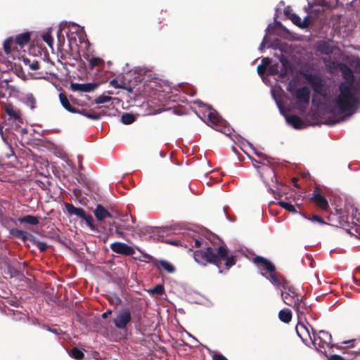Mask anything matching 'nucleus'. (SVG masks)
Here are the masks:
<instances>
[{
  "mask_svg": "<svg viewBox=\"0 0 360 360\" xmlns=\"http://www.w3.org/2000/svg\"><path fill=\"white\" fill-rule=\"evenodd\" d=\"M112 314V310L108 309L102 314L103 319H107Z\"/></svg>",
  "mask_w": 360,
  "mask_h": 360,
  "instance_id": "13d9d810",
  "label": "nucleus"
},
{
  "mask_svg": "<svg viewBox=\"0 0 360 360\" xmlns=\"http://www.w3.org/2000/svg\"><path fill=\"white\" fill-rule=\"evenodd\" d=\"M159 266L167 273H173L175 271V267L173 264L166 260H160Z\"/></svg>",
  "mask_w": 360,
  "mask_h": 360,
  "instance_id": "cd10ccee",
  "label": "nucleus"
},
{
  "mask_svg": "<svg viewBox=\"0 0 360 360\" xmlns=\"http://www.w3.org/2000/svg\"><path fill=\"white\" fill-rule=\"evenodd\" d=\"M354 341V340H350L344 341L342 343L343 344H349V347H352Z\"/></svg>",
  "mask_w": 360,
  "mask_h": 360,
  "instance_id": "680f3d73",
  "label": "nucleus"
},
{
  "mask_svg": "<svg viewBox=\"0 0 360 360\" xmlns=\"http://www.w3.org/2000/svg\"><path fill=\"white\" fill-rule=\"evenodd\" d=\"M94 214L98 221H103L106 218L112 217L108 210L101 204L96 205Z\"/></svg>",
  "mask_w": 360,
  "mask_h": 360,
  "instance_id": "f3484780",
  "label": "nucleus"
},
{
  "mask_svg": "<svg viewBox=\"0 0 360 360\" xmlns=\"http://www.w3.org/2000/svg\"><path fill=\"white\" fill-rule=\"evenodd\" d=\"M136 120L133 114L125 112L121 116V121L124 124H132Z\"/></svg>",
  "mask_w": 360,
  "mask_h": 360,
  "instance_id": "7c9ffc66",
  "label": "nucleus"
},
{
  "mask_svg": "<svg viewBox=\"0 0 360 360\" xmlns=\"http://www.w3.org/2000/svg\"><path fill=\"white\" fill-rule=\"evenodd\" d=\"M295 330H296L297 335L302 340L303 342L305 341V339L304 338V334L306 333L311 340L314 346L316 347V349L317 350H319V349L316 347V342L317 339H316V337L315 336L314 333H313L314 339H312L307 328L304 324H300V323L296 326Z\"/></svg>",
  "mask_w": 360,
  "mask_h": 360,
  "instance_id": "2eb2a0df",
  "label": "nucleus"
},
{
  "mask_svg": "<svg viewBox=\"0 0 360 360\" xmlns=\"http://www.w3.org/2000/svg\"><path fill=\"white\" fill-rule=\"evenodd\" d=\"M278 204L285 210L292 213L296 214L297 213V210L295 209V206L289 202H285V201H279Z\"/></svg>",
  "mask_w": 360,
  "mask_h": 360,
  "instance_id": "2f4dec72",
  "label": "nucleus"
},
{
  "mask_svg": "<svg viewBox=\"0 0 360 360\" xmlns=\"http://www.w3.org/2000/svg\"><path fill=\"white\" fill-rule=\"evenodd\" d=\"M39 68V62L34 60L30 64V69L32 70H37Z\"/></svg>",
  "mask_w": 360,
  "mask_h": 360,
  "instance_id": "864d4df0",
  "label": "nucleus"
},
{
  "mask_svg": "<svg viewBox=\"0 0 360 360\" xmlns=\"http://www.w3.org/2000/svg\"><path fill=\"white\" fill-rule=\"evenodd\" d=\"M77 111L76 113L84 115V117L94 120H99L101 117V115L99 113H96L94 110H86L84 108L79 109L77 108Z\"/></svg>",
  "mask_w": 360,
  "mask_h": 360,
  "instance_id": "5701e85b",
  "label": "nucleus"
},
{
  "mask_svg": "<svg viewBox=\"0 0 360 360\" xmlns=\"http://www.w3.org/2000/svg\"><path fill=\"white\" fill-rule=\"evenodd\" d=\"M59 99L63 107L70 112H77V108L71 105L66 94L64 92L59 94Z\"/></svg>",
  "mask_w": 360,
  "mask_h": 360,
  "instance_id": "4be33fe9",
  "label": "nucleus"
},
{
  "mask_svg": "<svg viewBox=\"0 0 360 360\" xmlns=\"http://www.w3.org/2000/svg\"><path fill=\"white\" fill-rule=\"evenodd\" d=\"M282 288L283 290H281V293L284 303L290 307L295 304L296 302H297L301 297L297 293L295 287L289 285L287 281L283 280Z\"/></svg>",
  "mask_w": 360,
  "mask_h": 360,
  "instance_id": "423d86ee",
  "label": "nucleus"
},
{
  "mask_svg": "<svg viewBox=\"0 0 360 360\" xmlns=\"http://www.w3.org/2000/svg\"><path fill=\"white\" fill-rule=\"evenodd\" d=\"M290 19L293 24L300 27L302 20L297 14L291 13L290 15Z\"/></svg>",
  "mask_w": 360,
  "mask_h": 360,
  "instance_id": "a19ab883",
  "label": "nucleus"
},
{
  "mask_svg": "<svg viewBox=\"0 0 360 360\" xmlns=\"http://www.w3.org/2000/svg\"><path fill=\"white\" fill-rule=\"evenodd\" d=\"M70 356L77 360H81L84 357V352L77 347H73L70 352Z\"/></svg>",
  "mask_w": 360,
  "mask_h": 360,
  "instance_id": "c756f323",
  "label": "nucleus"
},
{
  "mask_svg": "<svg viewBox=\"0 0 360 360\" xmlns=\"http://www.w3.org/2000/svg\"><path fill=\"white\" fill-rule=\"evenodd\" d=\"M311 23V17L307 15L303 20L301 21L300 28H307Z\"/></svg>",
  "mask_w": 360,
  "mask_h": 360,
  "instance_id": "37998d69",
  "label": "nucleus"
},
{
  "mask_svg": "<svg viewBox=\"0 0 360 360\" xmlns=\"http://www.w3.org/2000/svg\"><path fill=\"white\" fill-rule=\"evenodd\" d=\"M110 85L115 87V89H125L124 84H120L116 79H112L110 81Z\"/></svg>",
  "mask_w": 360,
  "mask_h": 360,
  "instance_id": "de8ad7c7",
  "label": "nucleus"
},
{
  "mask_svg": "<svg viewBox=\"0 0 360 360\" xmlns=\"http://www.w3.org/2000/svg\"><path fill=\"white\" fill-rule=\"evenodd\" d=\"M303 77L310 85L314 92L321 96L326 95L325 81L319 74L304 73Z\"/></svg>",
  "mask_w": 360,
  "mask_h": 360,
  "instance_id": "20e7f679",
  "label": "nucleus"
},
{
  "mask_svg": "<svg viewBox=\"0 0 360 360\" xmlns=\"http://www.w3.org/2000/svg\"><path fill=\"white\" fill-rule=\"evenodd\" d=\"M77 179L79 183H82L84 184H87V179H86L85 174H84L82 173L78 174V177Z\"/></svg>",
  "mask_w": 360,
  "mask_h": 360,
  "instance_id": "8fccbe9b",
  "label": "nucleus"
},
{
  "mask_svg": "<svg viewBox=\"0 0 360 360\" xmlns=\"http://www.w3.org/2000/svg\"><path fill=\"white\" fill-rule=\"evenodd\" d=\"M260 165L269 166L271 168H273V159L271 158V161H269L268 160H264V161H260Z\"/></svg>",
  "mask_w": 360,
  "mask_h": 360,
  "instance_id": "6e6d98bb",
  "label": "nucleus"
},
{
  "mask_svg": "<svg viewBox=\"0 0 360 360\" xmlns=\"http://www.w3.org/2000/svg\"><path fill=\"white\" fill-rule=\"evenodd\" d=\"M340 217V212L337 210V213H330L328 217V220L332 226H335V224L338 223V221Z\"/></svg>",
  "mask_w": 360,
  "mask_h": 360,
  "instance_id": "f704fd0d",
  "label": "nucleus"
},
{
  "mask_svg": "<svg viewBox=\"0 0 360 360\" xmlns=\"http://www.w3.org/2000/svg\"><path fill=\"white\" fill-rule=\"evenodd\" d=\"M325 344H326V343H325V342H323V340L321 342V340H319V344H318V347H322V348H323V347H324V345H325Z\"/></svg>",
  "mask_w": 360,
  "mask_h": 360,
  "instance_id": "338daca9",
  "label": "nucleus"
},
{
  "mask_svg": "<svg viewBox=\"0 0 360 360\" xmlns=\"http://www.w3.org/2000/svg\"><path fill=\"white\" fill-rule=\"evenodd\" d=\"M22 61L25 63V65H29L30 66V64L31 63L30 60L27 58H23Z\"/></svg>",
  "mask_w": 360,
  "mask_h": 360,
  "instance_id": "69168bd1",
  "label": "nucleus"
},
{
  "mask_svg": "<svg viewBox=\"0 0 360 360\" xmlns=\"http://www.w3.org/2000/svg\"><path fill=\"white\" fill-rule=\"evenodd\" d=\"M61 34V31L59 30L58 32V42L60 44H63L64 43V41H65V39L63 37H60V34Z\"/></svg>",
  "mask_w": 360,
  "mask_h": 360,
  "instance_id": "bf43d9fd",
  "label": "nucleus"
},
{
  "mask_svg": "<svg viewBox=\"0 0 360 360\" xmlns=\"http://www.w3.org/2000/svg\"><path fill=\"white\" fill-rule=\"evenodd\" d=\"M30 41V32H26L18 34L13 39L12 37L8 38L4 43V52L8 55L13 51H18V47L23 48Z\"/></svg>",
  "mask_w": 360,
  "mask_h": 360,
  "instance_id": "7ed1b4c3",
  "label": "nucleus"
},
{
  "mask_svg": "<svg viewBox=\"0 0 360 360\" xmlns=\"http://www.w3.org/2000/svg\"><path fill=\"white\" fill-rule=\"evenodd\" d=\"M253 262L260 266H264V269L269 273H274L276 271L274 265L270 261L261 256H256L253 259Z\"/></svg>",
  "mask_w": 360,
  "mask_h": 360,
  "instance_id": "4468645a",
  "label": "nucleus"
},
{
  "mask_svg": "<svg viewBox=\"0 0 360 360\" xmlns=\"http://www.w3.org/2000/svg\"><path fill=\"white\" fill-rule=\"evenodd\" d=\"M204 115L207 117L210 126L217 130H219V127L224 124V120L221 116L219 115L214 109L210 106L205 111Z\"/></svg>",
  "mask_w": 360,
  "mask_h": 360,
  "instance_id": "1a4fd4ad",
  "label": "nucleus"
},
{
  "mask_svg": "<svg viewBox=\"0 0 360 360\" xmlns=\"http://www.w3.org/2000/svg\"><path fill=\"white\" fill-rule=\"evenodd\" d=\"M269 72H270V73H271V74H272V75L277 74V70H275V68H274V65H272V66H271V67H270V68H269Z\"/></svg>",
  "mask_w": 360,
  "mask_h": 360,
  "instance_id": "0e129e2a",
  "label": "nucleus"
},
{
  "mask_svg": "<svg viewBox=\"0 0 360 360\" xmlns=\"http://www.w3.org/2000/svg\"><path fill=\"white\" fill-rule=\"evenodd\" d=\"M335 226L342 227L350 233L349 217L347 215L342 214L340 212V217H339L338 223L335 224Z\"/></svg>",
  "mask_w": 360,
  "mask_h": 360,
  "instance_id": "393cba45",
  "label": "nucleus"
},
{
  "mask_svg": "<svg viewBox=\"0 0 360 360\" xmlns=\"http://www.w3.org/2000/svg\"><path fill=\"white\" fill-rule=\"evenodd\" d=\"M287 122L296 129H300L304 127V122L300 117L296 115H290L285 117Z\"/></svg>",
  "mask_w": 360,
  "mask_h": 360,
  "instance_id": "aec40b11",
  "label": "nucleus"
},
{
  "mask_svg": "<svg viewBox=\"0 0 360 360\" xmlns=\"http://www.w3.org/2000/svg\"><path fill=\"white\" fill-rule=\"evenodd\" d=\"M265 69H264L263 66L262 65H259L257 66V72L259 75L263 74Z\"/></svg>",
  "mask_w": 360,
  "mask_h": 360,
  "instance_id": "052dcab7",
  "label": "nucleus"
},
{
  "mask_svg": "<svg viewBox=\"0 0 360 360\" xmlns=\"http://www.w3.org/2000/svg\"><path fill=\"white\" fill-rule=\"evenodd\" d=\"M112 98L109 96L101 95L95 99L96 103L101 104L110 101Z\"/></svg>",
  "mask_w": 360,
  "mask_h": 360,
  "instance_id": "ea45409f",
  "label": "nucleus"
},
{
  "mask_svg": "<svg viewBox=\"0 0 360 360\" xmlns=\"http://www.w3.org/2000/svg\"><path fill=\"white\" fill-rule=\"evenodd\" d=\"M281 63L283 65V68L279 72V75L281 77L284 78L286 77L288 74L287 66L290 65L286 60H281Z\"/></svg>",
  "mask_w": 360,
  "mask_h": 360,
  "instance_id": "4c0bfd02",
  "label": "nucleus"
},
{
  "mask_svg": "<svg viewBox=\"0 0 360 360\" xmlns=\"http://www.w3.org/2000/svg\"><path fill=\"white\" fill-rule=\"evenodd\" d=\"M121 226L124 231H131V232L135 231V229L134 228V226L131 224L124 223L123 224H121Z\"/></svg>",
  "mask_w": 360,
  "mask_h": 360,
  "instance_id": "09e8293b",
  "label": "nucleus"
},
{
  "mask_svg": "<svg viewBox=\"0 0 360 360\" xmlns=\"http://www.w3.org/2000/svg\"><path fill=\"white\" fill-rule=\"evenodd\" d=\"M43 40L47 44V45L52 48L53 44V38L49 33H46L42 35Z\"/></svg>",
  "mask_w": 360,
  "mask_h": 360,
  "instance_id": "58836bf2",
  "label": "nucleus"
},
{
  "mask_svg": "<svg viewBox=\"0 0 360 360\" xmlns=\"http://www.w3.org/2000/svg\"><path fill=\"white\" fill-rule=\"evenodd\" d=\"M321 334H322V337H318L319 340H321V342L323 340V342L326 343V345H329L332 342V335L330 333H329L327 331L325 330H320L319 332Z\"/></svg>",
  "mask_w": 360,
  "mask_h": 360,
  "instance_id": "473e14b6",
  "label": "nucleus"
},
{
  "mask_svg": "<svg viewBox=\"0 0 360 360\" xmlns=\"http://www.w3.org/2000/svg\"><path fill=\"white\" fill-rule=\"evenodd\" d=\"M30 241L37 246L41 252H44L47 250L48 245L44 242H41L37 240L34 236H30Z\"/></svg>",
  "mask_w": 360,
  "mask_h": 360,
  "instance_id": "bb28decb",
  "label": "nucleus"
},
{
  "mask_svg": "<svg viewBox=\"0 0 360 360\" xmlns=\"http://www.w3.org/2000/svg\"><path fill=\"white\" fill-rule=\"evenodd\" d=\"M292 312L288 309H281L278 312L279 319L285 323H290L292 320Z\"/></svg>",
  "mask_w": 360,
  "mask_h": 360,
  "instance_id": "a878e982",
  "label": "nucleus"
},
{
  "mask_svg": "<svg viewBox=\"0 0 360 360\" xmlns=\"http://www.w3.org/2000/svg\"><path fill=\"white\" fill-rule=\"evenodd\" d=\"M251 160L253 166L257 169L260 176L263 179L264 182L266 185L269 184V180L272 182H274V180L276 182L277 181L276 172L274 168L266 165H259V164H260V161H258L255 158H251Z\"/></svg>",
  "mask_w": 360,
  "mask_h": 360,
  "instance_id": "0eeeda50",
  "label": "nucleus"
},
{
  "mask_svg": "<svg viewBox=\"0 0 360 360\" xmlns=\"http://www.w3.org/2000/svg\"><path fill=\"white\" fill-rule=\"evenodd\" d=\"M73 193H74L75 195H79V194H80V193H81V192H80V191H79V189H77V188H75V189L73 190Z\"/></svg>",
  "mask_w": 360,
  "mask_h": 360,
  "instance_id": "774afa93",
  "label": "nucleus"
},
{
  "mask_svg": "<svg viewBox=\"0 0 360 360\" xmlns=\"http://www.w3.org/2000/svg\"><path fill=\"white\" fill-rule=\"evenodd\" d=\"M27 103L28 105L31 106L32 108H34V105L36 103V99L33 96V95L30 94L27 96Z\"/></svg>",
  "mask_w": 360,
  "mask_h": 360,
  "instance_id": "a18cd8bd",
  "label": "nucleus"
},
{
  "mask_svg": "<svg viewBox=\"0 0 360 360\" xmlns=\"http://www.w3.org/2000/svg\"><path fill=\"white\" fill-rule=\"evenodd\" d=\"M212 360H228V359L222 354H214L212 356Z\"/></svg>",
  "mask_w": 360,
  "mask_h": 360,
  "instance_id": "5fc2aeb1",
  "label": "nucleus"
},
{
  "mask_svg": "<svg viewBox=\"0 0 360 360\" xmlns=\"http://www.w3.org/2000/svg\"><path fill=\"white\" fill-rule=\"evenodd\" d=\"M311 200L313 201L316 205L322 210H327L329 207V204L327 199L321 193L319 189L318 188H316L314 191Z\"/></svg>",
  "mask_w": 360,
  "mask_h": 360,
  "instance_id": "ddd939ff",
  "label": "nucleus"
},
{
  "mask_svg": "<svg viewBox=\"0 0 360 360\" xmlns=\"http://www.w3.org/2000/svg\"><path fill=\"white\" fill-rule=\"evenodd\" d=\"M97 84L94 83H85V84H78V83H72L71 89L75 91H81V92H91L94 91L96 87Z\"/></svg>",
  "mask_w": 360,
  "mask_h": 360,
  "instance_id": "dca6fc26",
  "label": "nucleus"
},
{
  "mask_svg": "<svg viewBox=\"0 0 360 360\" xmlns=\"http://www.w3.org/2000/svg\"><path fill=\"white\" fill-rule=\"evenodd\" d=\"M292 307L296 310L298 316L309 314L311 311L310 306L307 304L302 297Z\"/></svg>",
  "mask_w": 360,
  "mask_h": 360,
  "instance_id": "a211bd4d",
  "label": "nucleus"
},
{
  "mask_svg": "<svg viewBox=\"0 0 360 360\" xmlns=\"http://www.w3.org/2000/svg\"><path fill=\"white\" fill-rule=\"evenodd\" d=\"M328 360H345V359L340 355L333 354L328 358Z\"/></svg>",
  "mask_w": 360,
  "mask_h": 360,
  "instance_id": "4d7b16f0",
  "label": "nucleus"
},
{
  "mask_svg": "<svg viewBox=\"0 0 360 360\" xmlns=\"http://www.w3.org/2000/svg\"><path fill=\"white\" fill-rule=\"evenodd\" d=\"M87 60L91 69H94L96 66H100L103 63V60L101 58L96 57L88 58Z\"/></svg>",
  "mask_w": 360,
  "mask_h": 360,
  "instance_id": "72a5a7b5",
  "label": "nucleus"
},
{
  "mask_svg": "<svg viewBox=\"0 0 360 360\" xmlns=\"http://www.w3.org/2000/svg\"><path fill=\"white\" fill-rule=\"evenodd\" d=\"M338 68L342 72L344 81L339 84L335 105L341 112H347L359 102L360 79L355 82L354 72L347 64L338 63Z\"/></svg>",
  "mask_w": 360,
  "mask_h": 360,
  "instance_id": "f257e3e1",
  "label": "nucleus"
},
{
  "mask_svg": "<svg viewBox=\"0 0 360 360\" xmlns=\"http://www.w3.org/2000/svg\"><path fill=\"white\" fill-rule=\"evenodd\" d=\"M20 224H29L37 226L39 224V217L33 215H25L18 219Z\"/></svg>",
  "mask_w": 360,
  "mask_h": 360,
  "instance_id": "412c9836",
  "label": "nucleus"
},
{
  "mask_svg": "<svg viewBox=\"0 0 360 360\" xmlns=\"http://www.w3.org/2000/svg\"><path fill=\"white\" fill-rule=\"evenodd\" d=\"M6 113L14 119H18L20 117V112L18 110L14 109L12 105H8L6 108Z\"/></svg>",
  "mask_w": 360,
  "mask_h": 360,
  "instance_id": "c85d7f7f",
  "label": "nucleus"
},
{
  "mask_svg": "<svg viewBox=\"0 0 360 360\" xmlns=\"http://www.w3.org/2000/svg\"><path fill=\"white\" fill-rule=\"evenodd\" d=\"M333 42L332 39L320 40L316 44V49L322 54L330 55L336 49Z\"/></svg>",
  "mask_w": 360,
  "mask_h": 360,
  "instance_id": "f8f14e48",
  "label": "nucleus"
},
{
  "mask_svg": "<svg viewBox=\"0 0 360 360\" xmlns=\"http://www.w3.org/2000/svg\"><path fill=\"white\" fill-rule=\"evenodd\" d=\"M109 301L111 304H115L116 306L120 305L122 303V300L118 296L116 295L111 297V299Z\"/></svg>",
  "mask_w": 360,
  "mask_h": 360,
  "instance_id": "49530a36",
  "label": "nucleus"
},
{
  "mask_svg": "<svg viewBox=\"0 0 360 360\" xmlns=\"http://www.w3.org/2000/svg\"><path fill=\"white\" fill-rule=\"evenodd\" d=\"M195 247L200 248L201 246V240L199 239H195Z\"/></svg>",
  "mask_w": 360,
  "mask_h": 360,
  "instance_id": "e2e57ef3",
  "label": "nucleus"
},
{
  "mask_svg": "<svg viewBox=\"0 0 360 360\" xmlns=\"http://www.w3.org/2000/svg\"><path fill=\"white\" fill-rule=\"evenodd\" d=\"M14 91V87L9 84L8 80H2L0 82V98H4L10 97Z\"/></svg>",
  "mask_w": 360,
  "mask_h": 360,
  "instance_id": "6ab92c4d",
  "label": "nucleus"
},
{
  "mask_svg": "<svg viewBox=\"0 0 360 360\" xmlns=\"http://www.w3.org/2000/svg\"><path fill=\"white\" fill-rule=\"evenodd\" d=\"M131 320V314L129 309L124 308L119 311L116 317L113 319V323L119 329L126 328L127 324Z\"/></svg>",
  "mask_w": 360,
  "mask_h": 360,
  "instance_id": "6e6552de",
  "label": "nucleus"
},
{
  "mask_svg": "<svg viewBox=\"0 0 360 360\" xmlns=\"http://www.w3.org/2000/svg\"><path fill=\"white\" fill-rule=\"evenodd\" d=\"M10 233L14 237L21 239L24 242H25L27 240H30V236H32V234H30L25 231H22L18 229H11Z\"/></svg>",
  "mask_w": 360,
  "mask_h": 360,
  "instance_id": "b1692460",
  "label": "nucleus"
},
{
  "mask_svg": "<svg viewBox=\"0 0 360 360\" xmlns=\"http://www.w3.org/2000/svg\"><path fill=\"white\" fill-rule=\"evenodd\" d=\"M308 219L311 221H316L320 224H326L323 219L321 217L316 215V214H314V215H312L311 217H309Z\"/></svg>",
  "mask_w": 360,
  "mask_h": 360,
  "instance_id": "c03bdc74",
  "label": "nucleus"
},
{
  "mask_svg": "<svg viewBox=\"0 0 360 360\" xmlns=\"http://www.w3.org/2000/svg\"><path fill=\"white\" fill-rule=\"evenodd\" d=\"M112 251L117 254L125 256H131L135 253V250L126 243L121 242H115L110 245Z\"/></svg>",
  "mask_w": 360,
  "mask_h": 360,
  "instance_id": "9d476101",
  "label": "nucleus"
},
{
  "mask_svg": "<svg viewBox=\"0 0 360 360\" xmlns=\"http://www.w3.org/2000/svg\"><path fill=\"white\" fill-rule=\"evenodd\" d=\"M229 252L226 245H220L216 249L208 246L195 250L193 252V258L198 264L202 266H206L207 264H214L221 273L222 262L226 270L236 264V257L233 255H229Z\"/></svg>",
  "mask_w": 360,
  "mask_h": 360,
  "instance_id": "f03ea898",
  "label": "nucleus"
},
{
  "mask_svg": "<svg viewBox=\"0 0 360 360\" xmlns=\"http://www.w3.org/2000/svg\"><path fill=\"white\" fill-rule=\"evenodd\" d=\"M270 281L276 287L282 286L283 282H281L279 278L276 276V273H270L269 275Z\"/></svg>",
  "mask_w": 360,
  "mask_h": 360,
  "instance_id": "e433bc0d",
  "label": "nucleus"
},
{
  "mask_svg": "<svg viewBox=\"0 0 360 360\" xmlns=\"http://www.w3.org/2000/svg\"><path fill=\"white\" fill-rule=\"evenodd\" d=\"M65 205L68 212L70 214H74L82 218L85 221L86 225L90 228L91 230L97 231V227L94 224L93 217L90 214L86 213L83 208L76 207L70 203H65Z\"/></svg>",
  "mask_w": 360,
  "mask_h": 360,
  "instance_id": "39448f33",
  "label": "nucleus"
},
{
  "mask_svg": "<svg viewBox=\"0 0 360 360\" xmlns=\"http://www.w3.org/2000/svg\"><path fill=\"white\" fill-rule=\"evenodd\" d=\"M150 292L152 294L162 295L163 294H165V288L162 285L158 284V285H156L153 288L150 289Z\"/></svg>",
  "mask_w": 360,
  "mask_h": 360,
  "instance_id": "c9c22d12",
  "label": "nucleus"
},
{
  "mask_svg": "<svg viewBox=\"0 0 360 360\" xmlns=\"http://www.w3.org/2000/svg\"><path fill=\"white\" fill-rule=\"evenodd\" d=\"M292 94L296 98L297 103L309 104L311 93L308 87L302 86L298 88L294 92H292Z\"/></svg>",
  "mask_w": 360,
  "mask_h": 360,
  "instance_id": "9b49d317",
  "label": "nucleus"
},
{
  "mask_svg": "<svg viewBox=\"0 0 360 360\" xmlns=\"http://www.w3.org/2000/svg\"><path fill=\"white\" fill-rule=\"evenodd\" d=\"M271 62V60L269 58H264L262 60V65L263 66L264 69H266L267 66L270 65Z\"/></svg>",
  "mask_w": 360,
  "mask_h": 360,
  "instance_id": "603ef678",
  "label": "nucleus"
},
{
  "mask_svg": "<svg viewBox=\"0 0 360 360\" xmlns=\"http://www.w3.org/2000/svg\"><path fill=\"white\" fill-rule=\"evenodd\" d=\"M112 224L115 225L116 234L119 237L124 238H125V234L124 233V230H123L121 224H115V223H113Z\"/></svg>",
  "mask_w": 360,
  "mask_h": 360,
  "instance_id": "79ce46f5",
  "label": "nucleus"
},
{
  "mask_svg": "<svg viewBox=\"0 0 360 360\" xmlns=\"http://www.w3.org/2000/svg\"><path fill=\"white\" fill-rule=\"evenodd\" d=\"M255 154L260 158L259 161H264V160H268L269 161H271V158L268 157L263 153L256 152Z\"/></svg>",
  "mask_w": 360,
  "mask_h": 360,
  "instance_id": "3c124183",
  "label": "nucleus"
}]
</instances>
